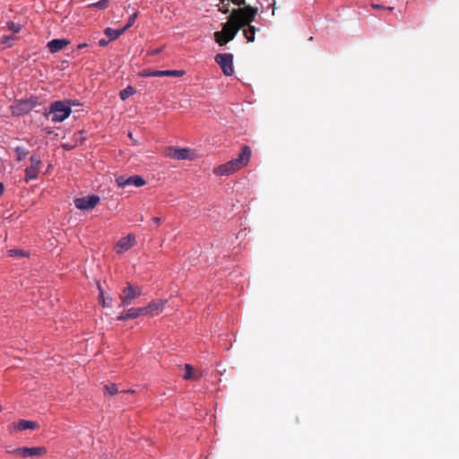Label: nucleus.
Segmentation results:
<instances>
[{
    "mask_svg": "<svg viewBox=\"0 0 459 459\" xmlns=\"http://www.w3.org/2000/svg\"><path fill=\"white\" fill-rule=\"evenodd\" d=\"M234 4L239 6L233 9L228 17V21L222 24L221 31L214 32V39L220 46H224L233 40L237 33L243 30L244 37L247 42L255 41V34L260 29L251 22L255 21L258 13V8L251 5H245V0H230Z\"/></svg>",
    "mask_w": 459,
    "mask_h": 459,
    "instance_id": "1",
    "label": "nucleus"
},
{
    "mask_svg": "<svg viewBox=\"0 0 459 459\" xmlns=\"http://www.w3.org/2000/svg\"><path fill=\"white\" fill-rule=\"evenodd\" d=\"M251 148L247 145H244L241 148V152L238 158L230 160L229 162L214 168L213 173L219 176L230 175L235 171L245 167L251 157Z\"/></svg>",
    "mask_w": 459,
    "mask_h": 459,
    "instance_id": "2",
    "label": "nucleus"
},
{
    "mask_svg": "<svg viewBox=\"0 0 459 459\" xmlns=\"http://www.w3.org/2000/svg\"><path fill=\"white\" fill-rule=\"evenodd\" d=\"M72 113L71 102L70 101H54L48 111L45 112V116H52L51 121L54 123H60L65 121Z\"/></svg>",
    "mask_w": 459,
    "mask_h": 459,
    "instance_id": "3",
    "label": "nucleus"
},
{
    "mask_svg": "<svg viewBox=\"0 0 459 459\" xmlns=\"http://www.w3.org/2000/svg\"><path fill=\"white\" fill-rule=\"evenodd\" d=\"M143 288L139 285H133L127 281L126 287L120 293V307H127L133 303V301L142 295Z\"/></svg>",
    "mask_w": 459,
    "mask_h": 459,
    "instance_id": "4",
    "label": "nucleus"
},
{
    "mask_svg": "<svg viewBox=\"0 0 459 459\" xmlns=\"http://www.w3.org/2000/svg\"><path fill=\"white\" fill-rule=\"evenodd\" d=\"M166 156L173 160H193L195 159L196 154L188 148H178L174 146H169L166 149Z\"/></svg>",
    "mask_w": 459,
    "mask_h": 459,
    "instance_id": "5",
    "label": "nucleus"
},
{
    "mask_svg": "<svg viewBox=\"0 0 459 459\" xmlns=\"http://www.w3.org/2000/svg\"><path fill=\"white\" fill-rule=\"evenodd\" d=\"M215 62L221 66L222 73L226 76L232 75L234 73L233 68V55L230 53L217 54L215 56Z\"/></svg>",
    "mask_w": 459,
    "mask_h": 459,
    "instance_id": "6",
    "label": "nucleus"
},
{
    "mask_svg": "<svg viewBox=\"0 0 459 459\" xmlns=\"http://www.w3.org/2000/svg\"><path fill=\"white\" fill-rule=\"evenodd\" d=\"M37 104V98L20 100L12 106V113L17 117L28 114Z\"/></svg>",
    "mask_w": 459,
    "mask_h": 459,
    "instance_id": "7",
    "label": "nucleus"
},
{
    "mask_svg": "<svg viewBox=\"0 0 459 459\" xmlns=\"http://www.w3.org/2000/svg\"><path fill=\"white\" fill-rule=\"evenodd\" d=\"M184 74H185L184 70H152V69L143 70L139 74V75L142 77H164V76L181 77Z\"/></svg>",
    "mask_w": 459,
    "mask_h": 459,
    "instance_id": "8",
    "label": "nucleus"
},
{
    "mask_svg": "<svg viewBox=\"0 0 459 459\" xmlns=\"http://www.w3.org/2000/svg\"><path fill=\"white\" fill-rule=\"evenodd\" d=\"M100 200L98 195H88L76 198L74 200V205L79 210H91L100 203Z\"/></svg>",
    "mask_w": 459,
    "mask_h": 459,
    "instance_id": "9",
    "label": "nucleus"
},
{
    "mask_svg": "<svg viewBox=\"0 0 459 459\" xmlns=\"http://www.w3.org/2000/svg\"><path fill=\"white\" fill-rule=\"evenodd\" d=\"M30 165L25 169V181L29 182L32 179L37 178L39 172L41 160L37 155H32L30 159Z\"/></svg>",
    "mask_w": 459,
    "mask_h": 459,
    "instance_id": "10",
    "label": "nucleus"
},
{
    "mask_svg": "<svg viewBox=\"0 0 459 459\" xmlns=\"http://www.w3.org/2000/svg\"><path fill=\"white\" fill-rule=\"evenodd\" d=\"M116 182L119 187H126L127 186L140 187L146 184V181L139 175L131 176L129 178L120 176L116 178Z\"/></svg>",
    "mask_w": 459,
    "mask_h": 459,
    "instance_id": "11",
    "label": "nucleus"
},
{
    "mask_svg": "<svg viewBox=\"0 0 459 459\" xmlns=\"http://www.w3.org/2000/svg\"><path fill=\"white\" fill-rule=\"evenodd\" d=\"M12 453L24 457L42 456L47 453V449L44 446L18 447Z\"/></svg>",
    "mask_w": 459,
    "mask_h": 459,
    "instance_id": "12",
    "label": "nucleus"
},
{
    "mask_svg": "<svg viewBox=\"0 0 459 459\" xmlns=\"http://www.w3.org/2000/svg\"><path fill=\"white\" fill-rule=\"evenodd\" d=\"M134 244V237L133 235H127L119 239L116 246V251L117 254H122L131 248Z\"/></svg>",
    "mask_w": 459,
    "mask_h": 459,
    "instance_id": "13",
    "label": "nucleus"
},
{
    "mask_svg": "<svg viewBox=\"0 0 459 459\" xmlns=\"http://www.w3.org/2000/svg\"><path fill=\"white\" fill-rule=\"evenodd\" d=\"M11 427L17 431H22L26 429H35L39 427V424L32 420H20L17 422H13Z\"/></svg>",
    "mask_w": 459,
    "mask_h": 459,
    "instance_id": "14",
    "label": "nucleus"
},
{
    "mask_svg": "<svg viewBox=\"0 0 459 459\" xmlns=\"http://www.w3.org/2000/svg\"><path fill=\"white\" fill-rule=\"evenodd\" d=\"M69 43L70 41L65 39H55L48 43V48L51 53H56L68 46Z\"/></svg>",
    "mask_w": 459,
    "mask_h": 459,
    "instance_id": "15",
    "label": "nucleus"
},
{
    "mask_svg": "<svg viewBox=\"0 0 459 459\" xmlns=\"http://www.w3.org/2000/svg\"><path fill=\"white\" fill-rule=\"evenodd\" d=\"M167 303L166 299H159V300H153L148 305V308L150 310V314L152 316H156L162 312L165 304Z\"/></svg>",
    "mask_w": 459,
    "mask_h": 459,
    "instance_id": "16",
    "label": "nucleus"
},
{
    "mask_svg": "<svg viewBox=\"0 0 459 459\" xmlns=\"http://www.w3.org/2000/svg\"><path fill=\"white\" fill-rule=\"evenodd\" d=\"M124 30H113L111 28H106L104 30V34L108 37V40H114L117 39L119 36H121L124 33Z\"/></svg>",
    "mask_w": 459,
    "mask_h": 459,
    "instance_id": "17",
    "label": "nucleus"
},
{
    "mask_svg": "<svg viewBox=\"0 0 459 459\" xmlns=\"http://www.w3.org/2000/svg\"><path fill=\"white\" fill-rule=\"evenodd\" d=\"M137 318L136 313H135V307L129 308L124 312H122L118 316L117 320L124 321L127 319H134Z\"/></svg>",
    "mask_w": 459,
    "mask_h": 459,
    "instance_id": "18",
    "label": "nucleus"
},
{
    "mask_svg": "<svg viewBox=\"0 0 459 459\" xmlns=\"http://www.w3.org/2000/svg\"><path fill=\"white\" fill-rule=\"evenodd\" d=\"M98 289L100 290L99 299H100V302L102 305V307H110L112 299L110 297L106 298L104 296L103 290L100 283H98Z\"/></svg>",
    "mask_w": 459,
    "mask_h": 459,
    "instance_id": "19",
    "label": "nucleus"
},
{
    "mask_svg": "<svg viewBox=\"0 0 459 459\" xmlns=\"http://www.w3.org/2000/svg\"><path fill=\"white\" fill-rule=\"evenodd\" d=\"M135 93V90L132 86H127L126 89L122 90L119 93L120 99L125 100L129 97L133 96Z\"/></svg>",
    "mask_w": 459,
    "mask_h": 459,
    "instance_id": "20",
    "label": "nucleus"
},
{
    "mask_svg": "<svg viewBox=\"0 0 459 459\" xmlns=\"http://www.w3.org/2000/svg\"><path fill=\"white\" fill-rule=\"evenodd\" d=\"M14 152H15V153L17 155L16 160H19V161H21L23 159H25V157L29 153V152L24 147H22V146H17L14 149Z\"/></svg>",
    "mask_w": 459,
    "mask_h": 459,
    "instance_id": "21",
    "label": "nucleus"
},
{
    "mask_svg": "<svg viewBox=\"0 0 459 459\" xmlns=\"http://www.w3.org/2000/svg\"><path fill=\"white\" fill-rule=\"evenodd\" d=\"M14 39L12 35H4L0 38V45L4 47H10L12 45L13 40Z\"/></svg>",
    "mask_w": 459,
    "mask_h": 459,
    "instance_id": "22",
    "label": "nucleus"
},
{
    "mask_svg": "<svg viewBox=\"0 0 459 459\" xmlns=\"http://www.w3.org/2000/svg\"><path fill=\"white\" fill-rule=\"evenodd\" d=\"M136 17H137L136 13H134L129 16L127 23L122 28L124 30V31H126V30H128L129 28H131L134 25Z\"/></svg>",
    "mask_w": 459,
    "mask_h": 459,
    "instance_id": "23",
    "label": "nucleus"
},
{
    "mask_svg": "<svg viewBox=\"0 0 459 459\" xmlns=\"http://www.w3.org/2000/svg\"><path fill=\"white\" fill-rule=\"evenodd\" d=\"M104 389L111 395L116 394L118 392L117 386L115 384L105 385Z\"/></svg>",
    "mask_w": 459,
    "mask_h": 459,
    "instance_id": "24",
    "label": "nucleus"
},
{
    "mask_svg": "<svg viewBox=\"0 0 459 459\" xmlns=\"http://www.w3.org/2000/svg\"><path fill=\"white\" fill-rule=\"evenodd\" d=\"M7 27L10 30L13 31L14 33H18L22 29L20 24H17L13 22H7Z\"/></svg>",
    "mask_w": 459,
    "mask_h": 459,
    "instance_id": "25",
    "label": "nucleus"
},
{
    "mask_svg": "<svg viewBox=\"0 0 459 459\" xmlns=\"http://www.w3.org/2000/svg\"><path fill=\"white\" fill-rule=\"evenodd\" d=\"M186 373L184 374V379H191L193 377V368L189 364L185 365Z\"/></svg>",
    "mask_w": 459,
    "mask_h": 459,
    "instance_id": "26",
    "label": "nucleus"
},
{
    "mask_svg": "<svg viewBox=\"0 0 459 459\" xmlns=\"http://www.w3.org/2000/svg\"><path fill=\"white\" fill-rule=\"evenodd\" d=\"M135 313L136 316L139 317L140 316L150 314V310L148 308V306L143 307H135Z\"/></svg>",
    "mask_w": 459,
    "mask_h": 459,
    "instance_id": "27",
    "label": "nucleus"
},
{
    "mask_svg": "<svg viewBox=\"0 0 459 459\" xmlns=\"http://www.w3.org/2000/svg\"><path fill=\"white\" fill-rule=\"evenodd\" d=\"M10 256H25V253L22 249H10L8 250Z\"/></svg>",
    "mask_w": 459,
    "mask_h": 459,
    "instance_id": "28",
    "label": "nucleus"
},
{
    "mask_svg": "<svg viewBox=\"0 0 459 459\" xmlns=\"http://www.w3.org/2000/svg\"><path fill=\"white\" fill-rule=\"evenodd\" d=\"M109 0H100L93 4L91 6L98 7L100 9H106L108 5Z\"/></svg>",
    "mask_w": 459,
    "mask_h": 459,
    "instance_id": "29",
    "label": "nucleus"
},
{
    "mask_svg": "<svg viewBox=\"0 0 459 459\" xmlns=\"http://www.w3.org/2000/svg\"><path fill=\"white\" fill-rule=\"evenodd\" d=\"M108 42H109V40H108V39H100V41H99V45H100V47H105V46H107V45L108 44Z\"/></svg>",
    "mask_w": 459,
    "mask_h": 459,
    "instance_id": "30",
    "label": "nucleus"
},
{
    "mask_svg": "<svg viewBox=\"0 0 459 459\" xmlns=\"http://www.w3.org/2000/svg\"><path fill=\"white\" fill-rule=\"evenodd\" d=\"M160 51H161V48H156V49L150 51L148 54L150 56H155V55H158Z\"/></svg>",
    "mask_w": 459,
    "mask_h": 459,
    "instance_id": "31",
    "label": "nucleus"
},
{
    "mask_svg": "<svg viewBox=\"0 0 459 459\" xmlns=\"http://www.w3.org/2000/svg\"><path fill=\"white\" fill-rule=\"evenodd\" d=\"M229 4H226V6H223L222 8H220V11L223 13H228L230 12L229 10Z\"/></svg>",
    "mask_w": 459,
    "mask_h": 459,
    "instance_id": "32",
    "label": "nucleus"
},
{
    "mask_svg": "<svg viewBox=\"0 0 459 459\" xmlns=\"http://www.w3.org/2000/svg\"><path fill=\"white\" fill-rule=\"evenodd\" d=\"M371 6H372V8H374L376 10H379V9H384L385 8L383 5H380V4H373Z\"/></svg>",
    "mask_w": 459,
    "mask_h": 459,
    "instance_id": "33",
    "label": "nucleus"
},
{
    "mask_svg": "<svg viewBox=\"0 0 459 459\" xmlns=\"http://www.w3.org/2000/svg\"><path fill=\"white\" fill-rule=\"evenodd\" d=\"M152 221L157 224V225H160V221H161V219L160 217H153L152 218Z\"/></svg>",
    "mask_w": 459,
    "mask_h": 459,
    "instance_id": "34",
    "label": "nucleus"
},
{
    "mask_svg": "<svg viewBox=\"0 0 459 459\" xmlns=\"http://www.w3.org/2000/svg\"><path fill=\"white\" fill-rule=\"evenodd\" d=\"M4 191V184H3V183H0V195H3Z\"/></svg>",
    "mask_w": 459,
    "mask_h": 459,
    "instance_id": "35",
    "label": "nucleus"
},
{
    "mask_svg": "<svg viewBox=\"0 0 459 459\" xmlns=\"http://www.w3.org/2000/svg\"><path fill=\"white\" fill-rule=\"evenodd\" d=\"M86 46H87L86 43H82V44L78 45V48L82 49V48H85Z\"/></svg>",
    "mask_w": 459,
    "mask_h": 459,
    "instance_id": "36",
    "label": "nucleus"
},
{
    "mask_svg": "<svg viewBox=\"0 0 459 459\" xmlns=\"http://www.w3.org/2000/svg\"><path fill=\"white\" fill-rule=\"evenodd\" d=\"M64 147H65V149H67V150H69V149H71V148H72L71 146H69V145H67V144H64Z\"/></svg>",
    "mask_w": 459,
    "mask_h": 459,
    "instance_id": "37",
    "label": "nucleus"
},
{
    "mask_svg": "<svg viewBox=\"0 0 459 459\" xmlns=\"http://www.w3.org/2000/svg\"><path fill=\"white\" fill-rule=\"evenodd\" d=\"M275 4H276V0H273V3L272 4V6L274 8Z\"/></svg>",
    "mask_w": 459,
    "mask_h": 459,
    "instance_id": "38",
    "label": "nucleus"
},
{
    "mask_svg": "<svg viewBox=\"0 0 459 459\" xmlns=\"http://www.w3.org/2000/svg\"><path fill=\"white\" fill-rule=\"evenodd\" d=\"M128 136H129L130 138H133V135H132V134H131V133H129V134H128Z\"/></svg>",
    "mask_w": 459,
    "mask_h": 459,
    "instance_id": "39",
    "label": "nucleus"
},
{
    "mask_svg": "<svg viewBox=\"0 0 459 459\" xmlns=\"http://www.w3.org/2000/svg\"><path fill=\"white\" fill-rule=\"evenodd\" d=\"M83 131H79L78 134H82Z\"/></svg>",
    "mask_w": 459,
    "mask_h": 459,
    "instance_id": "40",
    "label": "nucleus"
},
{
    "mask_svg": "<svg viewBox=\"0 0 459 459\" xmlns=\"http://www.w3.org/2000/svg\"><path fill=\"white\" fill-rule=\"evenodd\" d=\"M2 410H3V408H2V406H0V411H2Z\"/></svg>",
    "mask_w": 459,
    "mask_h": 459,
    "instance_id": "41",
    "label": "nucleus"
}]
</instances>
